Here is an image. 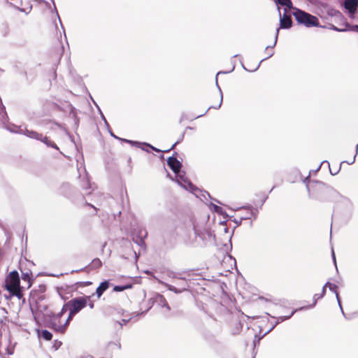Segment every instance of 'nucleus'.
Wrapping results in <instances>:
<instances>
[{
    "label": "nucleus",
    "mask_w": 358,
    "mask_h": 358,
    "mask_svg": "<svg viewBox=\"0 0 358 358\" xmlns=\"http://www.w3.org/2000/svg\"><path fill=\"white\" fill-rule=\"evenodd\" d=\"M5 289L9 292L11 296L21 299L23 297L22 287H20V280L17 271H13L6 275L5 279Z\"/></svg>",
    "instance_id": "1"
},
{
    "label": "nucleus",
    "mask_w": 358,
    "mask_h": 358,
    "mask_svg": "<svg viewBox=\"0 0 358 358\" xmlns=\"http://www.w3.org/2000/svg\"><path fill=\"white\" fill-rule=\"evenodd\" d=\"M90 298H91L90 296H85L71 299L63 306L62 312L66 313L69 310V319L72 320L78 313L86 307Z\"/></svg>",
    "instance_id": "2"
},
{
    "label": "nucleus",
    "mask_w": 358,
    "mask_h": 358,
    "mask_svg": "<svg viewBox=\"0 0 358 358\" xmlns=\"http://www.w3.org/2000/svg\"><path fill=\"white\" fill-rule=\"evenodd\" d=\"M66 313L61 311L52 315L50 321V327L56 332L59 334H64L68 328L71 319H69V316L66 318H62Z\"/></svg>",
    "instance_id": "3"
},
{
    "label": "nucleus",
    "mask_w": 358,
    "mask_h": 358,
    "mask_svg": "<svg viewBox=\"0 0 358 358\" xmlns=\"http://www.w3.org/2000/svg\"><path fill=\"white\" fill-rule=\"evenodd\" d=\"M294 16L300 23H303L308 27L313 25V16L310 14L299 10L295 13Z\"/></svg>",
    "instance_id": "4"
},
{
    "label": "nucleus",
    "mask_w": 358,
    "mask_h": 358,
    "mask_svg": "<svg viewBox=\"0 0 358 358\" xmlns=\"http://www.w3.org/2000/svg\"><path fill=\"white\" fill-rule=\"evenodd\" d=\"M167 164L176 174H178L180 171L182 164L177 159L176 156L169 157L167 159Z\"/></svg>",
    "instance_id": "5"
},
{
    "label": "nucleus",
    "mask_w": 358,
    "mask_h": 358,
    "mask_svg": "<svg viewBox=\"0 0 358 358\" xmlns=\"http://www.w3.org/2000/svg\"><path fill=\"white\" fill-rule=\"evenodd\" d=\"M292 24L291 17L287 15H284L282 17L280 18V27L276 28V36L275 40H277L278 32L280 28L287 29L291 27Z\"/></svg>",
    "instance_id": "6"
},
{
    "label": "nucleus",
    "mask_w": 358,
    "mask_h": 358,
    "mask_svg": "<svg viewBox=\"0 0 358 358\" xmlns=\"http://www.w3.org/2000/svg\"><path fill=\"white\" fill-rule=\"evenodd\" d=\"M344 7L352 15L356 13L358 8V0H345Z\"/></svg>",
    "instance_id": "7"
},
{
    "label": "nucleus",
    "mask_w": 358,
    "mask_h": 358,
    "mask_svg": "<svg viewBox=\"0 0 358 358\" xmlns=\"http://www.w3.org/2000/svg\"><path fill=\"white\" fill-rule=\"evenodd\" d=\"M109 287V282L108 281L102 282L96 289V294L98 298H100L103 292Z\"/></svg>",
    "instance_id": "8"
},
{
    "label": "nucleus",
    "mask_w": 358,
    "mask_h": 358,
    "mask_svg": "<svg viewBox=\"0 0 358 358\" xmlns=\"http://www.w3.org/2000/svg\"><path fill=\"white\" fill-rule=\"evenodd\" d=\"M33 275L31 271H27L26 273H22V280L27 282V287L29 288L33 282Z\"/></svg>",
    "instance_id": "9"
},
{
    "label": "nucleus",
    "mask_w": 358,
    "mask_h": 358,
    "mask_svg": "<svg viewBox=\"0 0 358 358\" xmlns=\"http://www.w3.org/2000/svg\"><path fill=\"white\" fill-rule=\"evenodd\" d=\"M101 266H102L101 261L99 258H95L91 262V263L89 264V266L85 267L83 270H85V269H88V270L97 269V268H99L100 267H101Z\"/></svg>",
    "instance_id": "10"
},
{
    "label": "nucleus",
    "mask_w": 358,
    "mask_h": 358,
    "mask_svg": "<svg viewBox=\"0 0 358 358\" xmlns=\"http://www.w3.org/2000/svg\"><path fill=\"white\" fill-rule=\"evenodd\" d=\"M24 134L27 136H28L31 138H34L38 141H40L41 139H42L41 138H42L43 134L41 133H38L36 131L26 129Z\"/></svg>",
    "instance_id": "11"
},
{
    "label": "nucleus",
    "mask_w": 358,
    "mask_h": 358,
    "mask_svg": "<svg viewBox=\"0 0 358 358\" xmlns=\"http://www.w3.org/2000/svg\"><path fill=\"white\" fill-rule=\"evenodd\" d=\"M42 139L40 141L44 143L47 146L59 150L57 145L52 141H50L47 136H42Z\"/></svg>",
    "instance_id": "12"
},
{
    "label": "nucleus",
    "mask_w": 358,
    "mask_h": 358,
    "mask_svg": "<svg viewBox=\"0 0 358 358\" xmlns=\"http://www.w3.org/2000/svg\"><path fill=\"white\" fill-rule=\"evenodd\" d=\"M131 287H132L131 284H126L124 285H115L113 287V291L114 292H122L124 290L131 289Z\"/></svg>",
    "instance_id": "13"
},
{
    "label": "nucleus",
    "mask_w": 358,
    "mask_h": 358,
    "mask_svg": "<svg viewBox=\"0 0 358 358\" xmlns=\"http://www.w3.org/2000/svg\"><path fill=\"white\" fill-rule=\"evenodd\" d=\"M41 336L46 341H50L52 338V334L48 330H43Z\"/></svg>",
    "instance_id": "14"
},
{
    "label": "nucleus",
    "mask_w": 358,
    "mask_h": 358,
    "mask_svg": "<svg viewBox=\"0 0 358 358\" xmlns=\"http://www.w3.org/2000/svg\"><path fill=\"white\" fill-rule=\"evenodd\" d=\"M242 329V326L240 322H236L234 323V329H232V334H238Z\"/></svg>",
    "instance_id": "15"
},
{
    "label": "nucleus",
    "mask_w": 358,
    "mask_h": 358,
    "mask_svg": "<svg viewBox=\"0 0 358 358\" xmlns=\"http://www.w3.org/2000/svg\"><path fill=\"white\" fill-rule=\"evenodd\" d=\"M276 1L278 3L282 6H285L289 8L292 7V3L291 0H276Z\"/></svg>",
    "instance_id": "16"
},
{
    "label": "nucleus",
    "mask_w": 358,
    "mask_h": 358,
    "mask_svg": "<svg viewBox=\"0 0 358 358\" xmlns=\"http://www.w3.org/2000/svg\"><path fill=\"white\" fill-rule=\"evenodd\" d=\"M92 284V282L90 281L77 282L75 283V286H76V289H78L80 287H84L86 286H89Z\"/></svg>",
    "instance_id": "17"
},
{
    "label": "nucleus",
    "mask_w": 358,
    "mask_h": 358,
    "mask_svg": "<svg viewBox=\"0 0 358 358\" xmlns=\"http://www.w3.org/2000/svg\"><path fill=\"white\" fill-rule=\"evenodd\" d=\"M30 306H31V312L33 313L34 317L35 319H36L37 317H39L38 310L36 309V306H34V305L31 304Z\"/></svg>",
    "instance_id": "18"
},
{
    "label": "nucleus",
    "mask_w": 358,
    "mask_h": 358,
    "mask_svg": "<svg viewBox=\"0 0 358 358\" xmlns=\"http://www.w3.org/2000/svg\"><path fill=\"white\" fill-rule=\"evenodd\" d=\"M143 145L144 146H146V147H148V148H151L152 150H155V152H162V150H159V149H157V148H156L153 147L152 145H150V144H148V143H143Z\"/></svg>",
    "instance_id": "19"
},
{
    "label": "nucleus",
    "mask_w": 358,
    "mask_h": 358,
    "mask_svg": "<svg viewBox=\"0 0 358 358\" xmlns=\"http://www.w3.org/2000/svg\"><path fill=\"white\" fill-rule=\"evenodd\" d=\"M108 347H110L112 349L115 348L117 350H120V343L117 344V343H110L108 345Z\"/></svg>",
    "instance_id": "20"
},
{
    "label": "nucleus",
    "mask_w": 358,
    "mask_h": 358,
    "mask_svg": "<svg viewBox=\"0 0 358 358\" xmlns=\"http://www.w3.org/2000/svg\"><path fill=\"white\" fill-rule=\"evenodd\" d=\"M161 297H162V301L164 302V306H165L168 310H170V306H169V304H168V303H167L166 300L165 299V298H164L163 296H162Z\"/></svg>",
    "instance_id": "21"
},
{
    "label": "nucleus",
    "mask_w": 358,
    "mask_h": 358,
    "mask_svg": "<svg viewBox=\"0 0 358 358\" xmlns=\"http://www.w3.org/2000/svg\"><path fill=\"white\" fill-rule=\"evenodd\" d=\"M329 287L330 289H333L334 288L336 287V286L334 285V284H331V283H327L322 289H325L326 287Z\"/></svg>",
    "instance_id": "22"
},
{
    "label": "nucleus",
    "mask_w": 358,
    "mask_h": 358,
    "mask_svg": "<svg viewBox=\"0 0 358 358\" xmlns=\"http://www.w3.org/2000/svg\"><path fill=\"white\" fill-rule=\"evenodd\" d=\"M178 141H176L174 144H173V145H172L170 148H169V149H167V150H163V152H169L171 150L174 149V148H175V147H176V145L178 144Z\"/></svg>",
    "instance_id": "23"
},
{
    "label": "nucleus",
    "mask_w": 358,
    "mask_h": 358,
    "mask_svg": "<svg viewBox=\"0 0 358 358\" xmlns=\"http://www.w3.org/2000/svg\"><path fill=\"white\" fill-rule=\"evenodd\" d=\"M87 306H89V307H90L91 309L94 308V302H93V301H92L90 299V301H88Z\"/></svg>",
    "instance_id": "24"
},
{
    "label": "nucleus",
    "mask_w": 358,
    "mask_h": 358,
    "mask_svg": "<svg viewBox=\"0 0 358 358\" xmlns=\"http://www.w3.org/2000/svg\"><path fill=\"white\" fill-rule=\"evenodd\" d=\"M318 24H319V20L317 17H315V22H314L315 27L317 26Z\"/></svg>",
    "instance_id": "25"
},
{
    "label": "nucleus",
    "mask_w": 358,
    "mask_h": 358,
    "mask_svg": "<svg viewBox=\"0 0 358 358\" xmlns=\"http://www.w3.org/2000/svg\"><path fill=\"white\" fill-rule=\"evenodd\" d=\"M220 105H221V102H219L217 106H210L209 108H219L220 106Z\"/></svg>",
    "instance_id": "26"
},
{
    "label": "nucleus",
    "mask_w": 358,
    "mask_h": 358,
    "mask_svg": "<svg viewBox=\"0 0 358 358\" xmlns=\"http://www.w3.org/2000/svg\"><path fill=\"white\" fill-rule=\"evenodd\" d=\"M309 182L310 181V178H309V176L306 177L305 180H304V182Z\"/></svg>",
    "instance_id": "27"
},
{
    "label": "nucleus",
    "mask_w": 358,
    "mask_h": 358,
    "mask_svg": "<svg viewBox=\"0 0 358 358\" xmlns=\"http://www.w3.org/2000/svg\"><path fill=\"white\" fill-rule=\"evenodd\" d=\"M62 47H61L59 49V55H62Z\"/></svg>",
    "instance_id": "28"
},
{
    "label": "nucleus",
    "mask_w": 358,
    "mask_h": 358,
    "mask_svg": "<svg viewBox=\"0 0 358 358\" xmlns=\"http://www.w3.org/2000/svg\"><path fill=\"white\" fill-rule=\"evenodd\" d=\"M87 205H88V206H91V207H92V208H94L95 210H96V208H95L93 205H91V204H90V203H87Z\"/></svg>",
    "instance_id": "29"
},
{
    "label": "nucleus",
    "mask_w": 358,
    "mask_h": 358,
    "mask_svg": "<svg viewBox=\"0 0 358 358\" xmlns=\"http://www.w3.org/2000/svg\"><path fill=\"white\" fill-rule=\"evenodd\" d=\"M55 31H56V32L57 33V27H55Z\"/></svg>",
    "instance_id": "30"
},
{
    "label": "nucleus",
    "mask_w": 358,
    "mask_h": 358,
    "mask_svg": "<svg viewBox=\"0 0 358 358\" xmlns=\"http://www.w3.org/2000/svg\"><path fill=\"white\" fill-rule=\"evenodd\" d=\"M357 29L358 30V26H356Z\"/></svg>",
    "instance_id": "31"
},
{
    "label": "nucleus",
    "mask_w": 358,
    "mask_h": 358,
    "mask_svg": "<svg viewBox=\"0 0 358 358\" xmlns=\"http://www.w3.org/2000/svg\"><path fill=\"white\" fill-rule=\"evenodd\" d=\"M357 149H358V144H357Z\"/></svg>",
    "instance_id": "32"
}]
</instances>
